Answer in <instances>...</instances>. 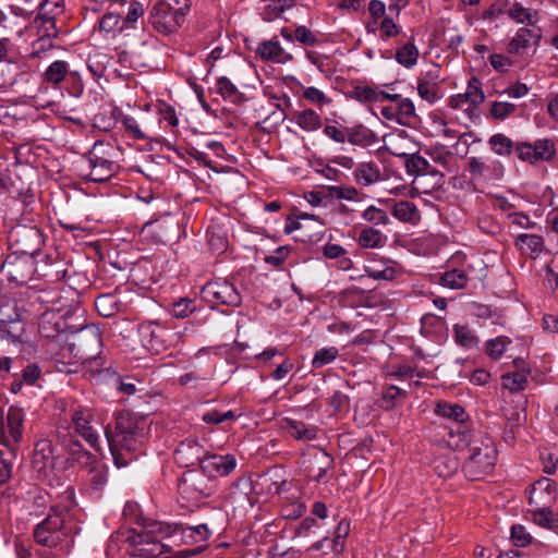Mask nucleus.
<instances>
[{
    "instance_id": "obj_32",
    "label": "nucleus",
    "mask_w": 558,
    "mask_h": 558,
    "mask_svg": "<svg viewBox=\"0 0 558 558\" xmlns=\"http://www.w3.org/2000/svg\"><path fill=\"white\" fill-rule=\"evenodd\" d=\"M359 184L368 186L380 179V171L373 162H362L354 171Z\"/></svg>"
},
{
    "instance_id": "obj_46",
    "label": "nucleus",
    "mask_w": 558,
    "mask_h": 558,
    "mask_svg": "<svg viewBox=\"0 0 558 558\" xmlns=\"http://www.w3.org/2000/svg\"><path fill=\"white\" fill-rule=\"evenodd\" d=\"M350 533V523L349 521L342 519L335 531V535L331 542V550L335 554H341L344 549V539L348 537Z\"/></svg>"
},
{
    "instance_id": "obj_49",
    "label": "nucleus",
    "mask_w": 558,
    "mask_h": 558,
    "mask_svg": "<svg viewBox=\"0 0 558 558\" xmlns=\"http://www.w3.org/2000/svg\"><path fill=\"white\" fill-rule=\"evenodd\" d=\"M252 489V484L246 478H241L236 481L229 490V498L233 502L243 501L246 500L248 504H251L248 499V492Z\"/></svg>"
},
{
    "instance_id": "obj_37",
    "label": "nucleus",
    "mask_w": 558,
    "mask_h": 558,
    "mask_svg": "<svg viewBox=\"0 0 558 558\" xmlns=\"http://www.w3.org/2000/svg\"><path fill=\"white\" fill-rule=\"evenodd\" d=\"M429 73L418 80L417 93L422 99L433 104L440 98L439 86L433 80H428Z\"/></svg>"
},
{
    "instance_id": "obj_21",
    "label": "nucleus",
    "mask_w": 558,
    "mask_h": 558,
    "mask_svg": "<svg viewBox=\"0 0 558 558\" xmlns=\"http://www.w3.org/2000/svg\"><path fill=\"white\" fill-rule=\"evenodd\" d=\"M391 214L398 220L411 225H416L421 219L416 205L410 201L395 202L391 208Z\"/></svg>"
},
{
    "instance_id": "obj_19",
    "label": "nucleus",
    "mask_w": 558,
    "mask_h": 558,
    "mask_svg": "<svg viewBox=\"0 0 558 558\" xmlns=\"http://www.w3.org/2000/svg\"><path fill=\"white\" fill-rule=\"evenodd\" d=\"M556 501L555 483L549 478H541L536 481L531 489L529 502L530 505L539 506L541 502L553 505Z\"/></svg>"
},
{
    "instance_id": "obj_57",
    "label": "nucleus",
    "mask_w": 558,
    "mask_h": 558,
    "mask_svg": "<svg viewBox=\"0 0 558 558\" xmlns=\"http://www.w3.org/2000/svg\"><path fill=\"white\" fill-rule=\"evenodd\" d=\"M144 13L143 5L137 1H131L128 7V11L124 17H122V25L120 31L122 32L125 26H132Z\"/></svg>"
},
{
    "instance_id": "obj_59",
    "label": "nucleus",
    "mask_w": 558,
    "mask_h": 558,
    "mask_svg": "<svg viewBox=\"0 0 558 558\" xmlns=\"http://www.w3.org/2000/svg\"><path fill=\"white\" fill-rule=\"evenodd\" d=\"M303 98L319 108L331 102V99L328 98L324 92L312 86L304 89Z\"/></svg>"
},
{
    "instance_id": "obj_41",
    "label": "nucleus",
    "mask_w": 558,
    "mask_h": 558,
    "mask_svg": "<svg viewBox=\"0 0 558 558\" xmlns=\"http://www.w3.org/2000/svg\"><path fill=\"white\" fill-rule=\"evenodd\" d=\"M508 15L518 23L534 25L537 22V12L531 11L522 7L520 3H514L509 10Z\"/></svg>"
},
{
    "instance_id": "obj_31",
    "label": "nucleus",
    "mask_w": 558,
    "mask_h": 558,
    "mask_svg": "<svg viewBox=\"0 0 558 558\" xmlns=\"http://www.w3.org/2000/svg\"><path fill=\"white\" fill-rule=\"evenodd\" d=\"M69 72L68 63L62 60H57L45 71L44 81L53 86H58L61 82L66 80Z\"/></svg>"
},
{
    "instance_id": "obj_14",
    "label": "nucleus",
    "mask_w": 558,
    "mask_h": 558,
    "mask_svg": "<svg viewBox=\"0 0 558 558\" xmlns=\"http://www.w3.org/2000/svg\"><path fill=\"white\" fill-rule=\"evenodd\" d=\"M332 465L333 458L322 448L310 447L303 453L302 466L310 480L320 481Z\"/></svg>"
},
{
    "instance_id": "obj_30",
    "label": "nucleus",
    "mask_w": 558,
    "mask_h": 558,
    "mask_svg": "<svg viewBox=\"0 0 558 558\" xmlns=\"http://www.w3.org/2000/svg\"><path fill=\"white\" fill-rule=\"evenodd\" d=\"M435 412L440 416L453 420L456 426L462 425L468 417L464 408L458 403L440 402L436 405Z\"/></svg>"
},
{
    "instance_id": "obj_47",
    "label": "nucleus",
    "mask_w": 558,
    "mask_h": 558,
    "mask_svg": "<svg viewBox=\"0 0 558 558\" xmlns=\"http://www.w3.org/2000/svg\"><path fill=\"white\" fill-rule=\"evenodd\" d=\"M339 355V350L336 347L323 348L316 351L313 360L312 367L317 369L325 365L332 363Z\"/></svg>"
},
{
    "instance_id": "obj_33",
    "label": "nucleus",
    "mask_w": 558,
    "mask_h": 558,
    "mask_svg": "<svg viewBox=\"0 0 558 558\" xmlns=\"http://www.w3.org/2000/svg\"><path fill=\"white\" fill-rule=\"evenodd\" d=\"M550 506L548 502H541L535 509L530 510L533 522L543 527L554 529L558 521L554 518Z\"/></svg>"
},
{
    "instance_id": "obj_26",
    "label": "nucleus",
    "mask_w": 558,
    "mask_h": 558,
    "mask_svg": "<svg viewBox=\"0 0 558 558\" xmlns=\"http://www.w3.org/2000/svg\"><path fill=\"white\" fill-rule=\"evenodd\" d=\"M517 245L532 258L537 257L544 250V240L537 234L522 233L517 238Z\"/></svg>"
},
{
    "instance_id": "obj_25",
    "label": "nucleus",
    "mask_w": 558,
    "mask_h": 558,
    "mask_svg": "<svg viewBox=\"0 0 558 558\" xmlns=\"http://www.w3.org/2000/svg\"><path fill=\"white\" fill-rule=\"evenodd\" d=\"M179 526L182 538L186 544L205 543L211 535V532L206 524H198L196 526H183L182 524H179Z\"/></svg>"
},
{
    "instance_id": "obj_10",
    "label": "nucleus",
    "mask_w": 558,
    "mask_h": 558,
    "mask_svg": "<svg viewBox=\"0 0 558 558\" xmlns=\"http://www.w3.org/2000/svg\"><path fill=\"white\" fill-rule=\"evenodd\" d=\"M201 296L211 306L227 305L236 307L242 301L239 291L227 280H215L206 283L201 291Z\"/></svg>"
},
{
    "instance_id": "obj_28",
    "label": "nucleus",
    "mask_w": 558,
    "mask_h": 558,
    "mask_svg": "<svg viewBox=\"0 0 558 558\" xmlns=\"http://www.w3.org/2000/svg\"><path fill=\"white\" fill-rule=\"evenodd\" d=\"M53 315L45 314L39 323V333L47 338L56 340L59 344L64 343V338H61L60 335H68V332L61 330L58 323L52 322Z\"/></svg>"
},
{
    "instance_id": "obj_61",
    "label": "nucleus",
    "mask_w": 558,
    "mask_h": 558,
    "mask_svg": "<svg viewBox=\"0 0 558 558\" xmlns=\"http://www.w3.org/2000/svg\"><path fill=\"white\" fill-rule=\"evenodd\" d=\"M121 22H122V16L120 13L107 12L100 19L99 27L101 31L109 33V32L116 31L117 28L120 29Z\"/></svg>"
},
{
    "instance_id": "obj_34",
    "label": "nucleus",
    "mask_w": 558,
    "mask_h": 558,
    "mask_svg": "<svg viewBox=\"0 0 558 558\" xmlns=\"http://www.w3.org/2000/svg\"><path fill=\"white\" fill-rule=\"evenodd\" d=\"M453 338L459 345L465 349H473L480 342L478 337L468 325H453Z\"/></svg>"
},
{
    "instance_id": "obj_64",
    "label": "nucleus",
    "mask_w": 558,
    "mask_h": 558,
    "mask_svg": "<svg viewBox=\"0 0 558 558\" xmlns=\"http://www.w3.org/2000/svg\"><path fill=\"white\" fill-rule=\"evenodd\" d=\"M511 541L518 547H525L532 542V536L521 524L511 527Z\"/></svg>"
},
{
    "instance_id": "obj_58",
    "label": "nucleus",
    "mask_w": 558,
    "mask_h": 558,
    "mask_svg": "<svg viewBox=\"0 0 558 558\" xmlns=\"http://www.w3.org/2000/svg\"><path fill=\"white\" fill-rule=\"evenodd\" d=\"M352 97L360 102H377L379 101L378 90L369 86H356L352 92Z\"/></svg>"
},
{
    "instance_id": "obj_56",
    "label": "nucleus",
    "mask_w": 558,
    "mask_h": 558,
    "mask_svg": "<svg viewBox=\"0 0 558 558\" xmlns=\"http://www.w3.org/2000/svg\"><path fill=\"white\" fill-rule=\"evenodd\" d=\"M56 35H43L39 39H37L33 46L29 56L32 58H40L46 52L50 51L53 48L52 37Z\"/></svg>"
},
{
    "instance_id": "obj_54",
    "label": "nucleus",
    "mask_w": 558,
    "mask_h": 558,
    "mask_svg": "<svg viewBox=\"0 0 558 558\" xmlns=\"http://www.w3.org/2000/svg\"><path fill=\"white\" fill-rule=\"evenodd\" d=\"M122 125L125 130V132L131 136L133 140L136 141H145L148 140V135H146L140 128L137 121L135 118L131 116H124L121 120Z\"/></svg>"
},
{
    "instance_id": "obj_15",
    "label": "nucleus",
    "mask_w": 558,
    "mask_h": 558,
    "mask_svg": "<svg viewBox=\"0 0 558 558\" xmlns=\"http://www.w3.org/2000/svg\"><path fill=\"white\" fill-rule=\"evenodd\" d=\"M179 524H169L157 521L151 522L145 526V531L141 535V542L151 543L154 545V548L151 549V554L154 556L161 555L165 551H168V546L161 544V539L172 536L179 531Z\"/></svg>"
},
{
    "instance_id": "obj_2",
    "label": "nucleus",
    "mask_w": 558,
    "mask_h": 558,
    "mask_svg": "<svg viewBox=\"0 0 558 558\" xmlns=\"http://www.w3.org/2000/svg\"><path fill=\"white\" fill-rule=\"evenodd\" d=\"M60 336L64 338L59 352L61 359H68L69 364L88 365L92 373H100L104 363L99 356L102 343L98 327L87 325Z\"/></svg>"
},
{
    "instance_id": "obj_24",
    "label": "nucleus",
    "mask_w": 558,
    "mask_h": 558,
    "mask_svg": "<svg viewBox=\"0 0 558 558\" xmlns=\"http://www.w3.org/2000/svg\"><path fill=\"white\" fill-rule=\"evenodd\" d=\"M475 434H470L465 426L457 425L456 429L453 427H449L448 438H446L447 445L453 450H462L464 448L469 449V445L472 441V438Z\"/></svg>"
},
{
    "instance_id": "obj_29",
    "label": "nucleus",
    "mask_w": 558,
    "mask_h": 558,
    "mask_svg": "<svg viewBox=\"0 0 558 558\" xmlns=\"http://www.w3.org/2000/svg\"><path fill=\"white\" fill-rule=\"evenodd\" d=\"M374 140V133L362 124L347 128V141L352 145L368 146Z\"/></svg>"
},
{
    "instance_id": "obj_11",
    "label": "nucleus",
    "mask_w": 558,
    "mask_h": 558,
    "mask_svg": "<svg viewBox=\"0 0 558 558\" xmlns=\"http://www.w3.org/2000/svg\"><path fill=\"white\" fill-rule=\"evenodd\" d=\"M138 335L143 345L156 354L165 351L170 345V340L177 337L175 332L155 322L142 323Z\"/></svg>"
},
{
    "instance_id": "obj_55",
    "label": "nucleus",
    "mask_w": 558,
    "mask_h": 558,
    "mask_svg": "<svg viewBox=\"0 0 558 558\" xmlns=\"http://www.w3.org/2000/svg\"><path fill=\"white\" fill-rule=\"evenodd\" d=\"M363 219L375 226L389 223V217L387 213L375 206H368L363 215Z\"/></svg>"
},
{
    "instance_id": "obj_43",
    "label": "nucleus",
    "mask_w": 558,
    "mask_h": 558,
    "mask_svg": "<svg viewBox=\"0 0 558 558\" xmlns=\"http://www.w3.org/2000/svg\"><path fill=\"white\" fill-rule=\"evenodd\" d=\"M360 246L365 248L380 247L384 244L383 234L374 228H365L360 232L359 240Z\"/></svg>"
},
{
    "instance_id": "obj_8",
    "label": "nucleus",
    "mask_w": 558,
    "mask_h": 558,
    "mask_svg": "<svg viewBox=\"0 0 558 558\" xmlns=\"http://www.w3.org/2000/svg\"><path fill=\"white\" fill-rule=\"evenodd\" d=\"M181 496L187 500L197 501L211 496L216 490V483L201 466L183 473L178 484Z\"/></svg>"
},
{
    "instance_id": "obj_44",
    "label": "nucleus",
    "mask_w": 558,
    "mask_h": 558,
    "mask_svg": "<svg viewBox=\"0 0 558 558\" xmlns=\"http://www.w3.org/2000/svg\"><path fill=\"white\" fill-rule=\"evenodd\" d=\"M399 123L409 125L416 118L415 107L409 98H401L396 105Z\"/></svg>"
},
{
    "instance_id": "obj_13",
    "label": "nucleus",
    "mask_w": 558,
    "mask_h": 558,
    "mask_svg": "<svg viewBox=\"0 0 558 558\" xmlns=\"http://www.w3.org/2000/svg\"><path fill=\"white\" fill-rule=\"evenodd\" d=\"M515 153L520 160L535 165L541 161L553 160L556 156L557 149L553 140L539 138L534 143H517Z\"/></svg>"
},
{
    "instance_id": "obj_1",
    "label": "nucleus",
    "mask_w": 558,
    "mask_h": 558,
    "mask_svg": "<svg viewBox=\"0 0 558 558\" xmlns=\"http://www.w3.org/2000/svg\"><path fill=\"white\" fill-rule=\"evenodd\" d=\"M105 435L114 464L118 468L126 466L145 440L146 423L143 418L123 411L116 416L114 430L106 427Z\"/></svg>"
},
{
    "instance_id": "obj_20",
    "label": "nucleus",
    "mask_w": 558,
    "mask_h": 558,
    "mask_svg": "<svg viewBox=\"0 0 558 558\" xmlns=\"http://www.w3.org/2000/svg\"><path fill=\"white\" fill-rule=\"evenodd\" d=\"M539 39L541 33L538 29L521 27L508 44L507 50L509 53L515 54L521 50L526 49L531 41L537 43Z\"/></svg>"
},
{
    "instance_id": "obj_42",
    "label": "nucleus",
    "mask_w": 558,
    "mask_h": 558,
    "mask_svg": "<svg viewBox=\"0 0 558 558\" xmlns=\"http://www.w3.org/2000/svg\"><path fill=\"white\" fill-rule=\"evenodd\" d=\"M468 282V276L463 270L452 269L440 277V283L450 289H462Z\"/></svg>"
},
{
    "instance_id": "obj_4",
    "label": "nucleus",
    "mask_w": 558,
    "mask_h": 558,
    "mask_svg": "<svg viewBox=\"0 0 558 558\" xmlns=\"http://www.w3.org/2000/svg\"><path fill=\"white\" fill-rule=\"evenodd\" d=\"M497 459L494 440L481 433L473 436L469 445V457L463 464V472L472 481L489 474Z\"/></svg>"
},
{
    "instance_id": "obj_16",
    "label": "nucleus",
    "mask_w": 558,
    "mask_h": 558,
    "mask_svg": "<svg viewBox=\"0 0 558 558\" xmlns=\"http://www.w3.org/2000/svg\"><path fill=\"white\" fill-rule=\"evenodd\" d=\"M236 465L235 458L232 454H205L201 461V468L210 475L216 483L217 476L229 475Z\"/></svg>"
},
{
    "instance_id": "obj_7",
    "label": "nucleus",
    "mask_w": 558,
    "mask_h": 558,
    "mask_svg": "<svg viewBox=\"0 0 558 558\" xmlns=\"http://www.w3.org/2000/svg\"><path fill=\"white\" fill-rule=\"evenodd\" d=\"M71 427L80 435L94 450L100 451L99 429L101 423L96 416L95 409L76 404L70 410Z\"/></svg>"
},
{
    "instance_id": "obj_63",
    "label": "nucleus",
    "mask_w": 558,
    "mask_h": 558,
    "mask_svg": "<svg viewBox=\"0 0 558 558\" xmlns=\"http://www.w3.org/2000/svg\"><path fill=\"white\" fill-rule=\"evenodd\" d=\"M295 41L304 46H315L318 44L317 36L306 26H298L294 31Z\"/></svg>"
},
{
    "instance_id": "obj_6",
    "label": "nucleus",
    "mask_w": 558,
    "mask_h": 558,
    "mask_svg": "<svg viewBox=\"0 0 558 558\" xmlns=\"http://www.w3.org/2000/svg\"><path fill=\"white\" fill-rule=\"evenodd\" d=\"M116 156L117 150L111 144L96 142L87 156L90 169L87 178L93 182H104L112 178L119 169Z\"/></svg>"
},
{
    "instance_id": "obj_9",
    "label": "nucleus",
    "mask_w": 558,
    "mask_h": 558,
    "mask_svg": "<svg viewBox=\"0 0 558 558\" xmlns=\"http://www.w3.org/2000/svg\"><path fill=\"white\" fill-rule=\"evenodd\" d=\"M23 422V410L16 407L9 409L7 418H0V445L4 446L11 456H15L22 440Z\"/></svg>"
},
{
    "instance_id": "obj_5",
    "label": "nucleus",
    "mask_w": 558,
    "mask_h": 558,
    "mask_svg": "<svg viewBox=\"0 0 558 558\" xmlns=\"http://www.w3.org/2000/svg\"><path fill=\"white\" fill-rule=\"evenodd\" d=\"M189 10V0H160L153 7L149 21L158 32L171 34L182 25Z\"/></svg>"
},
{
    "instance_id": "obj_38",
    "label": "nucleus",
    "mask_w": 558,
    "mask_h": 558,
    "mask_svg": "<svg viewBox=\"0 0 558 558\" xmlns=\"http://www.w3.org/2000/svg\"><path fill=\"white\" fill-rule=\"evenodd\" d=\"M418 54V49L410 41L397 49L396 60L401 65L411 68L417 62Z\"/></svg>"
},
{
    "instance_id": "obj_62",
    "label": "nucleus",
    "mask_w": 558,
    "mask_h": 558,
    "mask_svg": "<svg viewBox=\"0 0 558 558\" xmlns=\"http://www.w3.org/2000/svg\"><path fill=\"white\" fill-rule=\"evenodd\" d=\"M195 310L194 302L189 299H181L172 304V314L177 318H185Z\"/></svg>"
},
{
    "instance_id": "obj_53",
    "label": "nucleus",
    "mask_w": 558,
    "mask_h": 558,
    "mask_svg": "<svg viewBox=\"0 0 558 558\" xmlns=\"http://www.w3.org/2000/svg\"><path fill=\"white\" fill-rule=\"evenodd\" d=\"M216 87L217 93L225 99L234 100L240 95L236 86L226 76H221L217 80Z\"/></svg>"
},
{
    "instance_id": "obj_51",
    "label": "nucleus",
    "mask_w": 558,
    "mask_h": 558,
    "mask_svg": "<svg viewBox=\"0 0 558 558\" xmlns=\"http://www.w3.org/2000/svg\"><path fill=\"white\" fill-rule=\"evenodd\" d=\"M505 388L511 391H519L525 388L527 377L520 372L508 373L502 376Z\"/></svg>"
},
{
    "instance_id": "obj_52",
    "label": "nucleus",
    "mask_w": 558,
    "mask_h": 558,
    "mask_svg": "<svg viewBox=\"0 0 558 558\" xmlns=\"http://www.w3.org/2000/svg\"><path fill=\"white\" fill-rule=\"evenodd\" d=\"M517 110V106L511 102L493 101L490 106V114L496 120H505Z\"/></svg>"
},
{
    "instance_id": "obj_3",
    "label": "nucleus",
    "mask_w": 558,
    "mask_h": 558,
    "mask_svg": "<svg viewBox=\"0 0 558 558\" xmlns=\"http://www.w3.org/2000/svg\"><path fill=\"white\" fill-rule=\"evenodd\" d=\"M37 545L69 554L74 545L72 527L66 524L64 511L51 507L50 513L33 530Z\"/></svg>"
},
{
    "instance_id": "obj_50",
    "label": "nucleus",
    "mask_w": 558,
    "mask_h": 558,
    "mask_svg": "<svg viewBox=\"0 0 558 558\" xmlns=\"http://www.w3.org/2000/svg\"><path fill=\"white\" fill-rule=\"evenodd\" d=\"M463 97L472 105H478L484 101L485 96L482 90V83L477 77L473 76L470 78Z\"/></svg>"
},
{
    "instance_id": "obj_35",
    "label": "nucleus",
    "mask_w": 558,
    "mask_h": 558,
    "mask_svg": "<svg viewBox=\"0 0 558 558\" xmlns=\"http://www.w3.org/2000/svg\"><path fill=\"white\" fill-rule=\"evenodd\" d=\"M95 308L102 317H111L120 311V302L113 294H101L95 300Z\"/></svg>"
},
{
    "instance_id": "obj_23",
    "label": "nucleus",
    "mask_w": 558,
    "mask_h": 558,
    "mask_svg": "<svg viewBox=\"0 0 558 558\" xmlns=\"http://www.w3.org/2000/svg\"><path fill=\"white\" fill-rule=\"evenodd\" d=\"M28 71V65L26 63H19L13 61H7L4 63L0 62V74L2 78L0 80V88L12 86L17 82V75L24 74Z\"/></svg>"
},
{
    "instance_id": "obj_27",
    "label": "nucleus",
    "mask_w": 558,
    "mask_h": 558,
    "mask_svg": "<svg viewBox=\"0 0 558 558\" xmlns=\"http://www.w3.org/2000/svg\"><path fill=\"white\" fill-rule=\"evenodd\" d=\"M294 120L306 132L317 131L323 125L320 116L311 108L295 112Z\"/></svg>"
},
{
    "instance_id": "obj_45",
    "label": "nucleus",
    "mask_w": 558,
    "mask_h": 558,
    "mask_svg": "<svg viewBox=\"0 0 558 558\" xmlns=\"http://www.w3.org/2000/svg\"><path fill=\"white\" fill-rule=\"evenodd\" d=\"M408 397V392L397 386H388L383 393V401L387 409H393L402 403Z\"/></svg>"
},
{
    "instance_id": "obj_22",
    "label": "nucleus",
    "mask_w": 558,
    "mask_h": 558,
    "mask_svg": "<svg viewBox=\"0 0 558 558\" xmlns=\"http://www.w3.org/2000/svg\"><path fill=\"white\" fill-rule=\"evenodd\" d=\"M286 428L288 429L291 437L296 440L310 441L314 440L317 436V427L307 425L302 421L292 418H286Z\"/></svg>"
},
{
    "instance_id": "obj_40",
    "label": "nucleus",
    "mask_w": 558,
    "mask_h": 558,
    "mask_svg": "<svg viewBox=\"0 0 558 558\" xmlns=\"http://www.w3.org/2000/svg\"><path fill=\"white\" fill-rule=\"evenodd\" d=\"M511 342V339L507 336H499L494 339H489L485 343V352L490 359L499 360Z\"/></svg>"
},
{
    "instance_id": "obj_48",
    "label": "nucleus",
    "mask_w": 558,
    "mask_h": 558,
    "mask_svg": "<svg viewBox=\"0 0 558 558\" xmlns=\"http://www.w3.org/2000/svg\"><path fill=\"white\" fill-rule=\"evenodd\" d=\"M435 472L440 477H448L458 470L456 457H438L434 461Z\"/></svg>"
},
{
    "instance_id": "obj_60",
    "label": "nucleus",
    "mask_w": 558,
    "mask_h": 558,
    "mask_svg": "<svg viewBox=\"0 0 558 558\" xmlns=\"http://www.w3.org/2000/svg\"><path fill=\"white\" fill-rule=\"evenodd\" d=\"M428 154L435 162L441 165L446 169L449 167V163L453 158L452 153L444 145L433 147Z\"/></svg>"
},
{
    "instance_id": "obj_36",
    "label": "nucleus",
    "mask_w": 558,
    "mask_h": 558,
    "mask_svg": "<svg viewBox=\"0 0 558 558\" xmlns=\"http://www.w3.org/2000/svg\"><path fill=\"white\" fill-rule=\"evenodd\" d=\"M488 144L490 149L498 156H509L513 149L515 150L512 140L502 133H497L490 136Z\"/></svg>"
},
{
    "instance_id": "obj_18",
    "label": "nucleus",
    "mask_w": 558,
    "mask_h": 558,
    "mask_svg": "<svg viewBox=\"0 0 558 558\" xmlns=\"http://www.w3.org/2000/svg\"><path fill=\"white\" fill-rule=\"evenodd\" d=\"M256 54L265 61L279 64H284L293 59V56L287 52L279 41L275 39L260 43L256 49Z\"/></svg>"
},
{
    "instance_id": "obj_17",
    "label": "nucleus",
    "mask_w": 558,
    "mask_h": 558,
    "mask_svg": "<svg viewBox=\"0 0 558 558\" xmlns=\"http://www.w3.org/2000/svg\"><path fill=\"white\" fill-rule=\"evenodd\" d=\"M205 450L196 439H185L179 442L174 450V460L182 468L199 464L204 459Z\"/></svg>"
},
{
    "instance_id": "obj_39",
    "label": "nucleus",
    "mask_w": 558,
    "mask_h": 558,
    "mask_svg": "<svg viewBox=\"0 0 558 558\" xmlns=\"http://www.w3.org/2000/svg\"><path fill=\"white\" fill-rule=\"evenodd\" d=\"M405 169L409 174L424 177L430 169V163L417 154L405 155Z\"/></svg>"
},
{
    "instance_id": "obj_12",
    "label": "nucleus",
    "mask_w": 558,
    "mask_h": 558,
    "mask_svg": "<svg viewBox=\"0 0 558 558\" xmlns=\"http://www.w3.org/2000/svg\"><path fill=\"white\" fill-rule=\"evenodd\" d=\"M9 240L19 252L33 255L45 244L44 234L36 226L19 225L11 229Z\"/></svg>"
}]
</instances>
